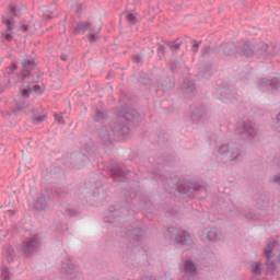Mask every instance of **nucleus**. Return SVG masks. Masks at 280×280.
Listing matches in <instances>:
<instances>
[{
  "label": "nucleus",
  "instance_id": "nucleus-1",
  "mask_svg": "<svg viewBox=\"0 0 280 280\" xmlns=\"http://www.w3.org/2000/svg\"><path fill=\"white\" fill-rule=\"evenodd\" d=\"M139 117V114L132 109H116V117L109 122L110 130L117 137H126L130 135V127L128 124L135 121Z\"/></svg>",
  "mask_w": 280,
  "mask_h": 280
},
{
  "label": "nucleus",
  "instance_id": "nucleus-2",
  "mask_svg": "<svg viewBox=\"0 0 280 280\" xmlns=\"http://www.w3.org/2000/svg\"><path fill=\"white\" fill-rule=\"evenodd\" d=\"M219 153L226 161H237L242 156V151L235 143L222 144L219 148Z\"/></svg>",
  "mask_w": 280,
  "mask_h": 280
},
{
  "label": "nucleus",
  "instance_id": "nucleus-3",
  "mask_svg": "<svg viewBox=\"0 0 280 280\" xmlns=\"http://www.w3.org/2000/svg\"><path fill=\"white\" fill-rule=\"evenodd\" d=\"M40 249V238L38 235H33L22 243V253L26 257H33Z\"/></svg>",
  "mask_w": 280,
  "mask_h": 280
},
{
  "label": "nucleus",
  "instance_id": "nucleus-4",
  "mask_svg": "<svg viewBox=\"0 0 280 280\" xmlns=\"http://www.w3.org/2000/svg\"><path fill=\"white\" fill-rule=\"evenodd\" d=\"M236 133L240 135L243 141H253V139L257 137L258 130L253 121L247 120L242 124L241 128L237 129Z\"/></svg>",
  "mask_w": 280,
  "mask_h": 280
},
{
  "label": "nucleus",
  "instance_id": "nucleus-5",
  "mask_svg": "<svg viewBox=\"0 0 280 280\" xmlns=\"http://www.w3.org/2000/svg\"><path fill=\"white\" fill-rule=\"evenodd\" d=\"M168 233L175 236V242L179 246H191L194 244V238L191 234L185 230H180L174 226L168 228Z\"/></svg>",
  "mask_w": 280,
  "mask_h": 280
},
{
  "label": "nucleus",
  "instance_id": "nucleus-6",
  "mask_svg": "<svg viewBox=\"0 0 280 280\" xmlns=\"http://www.w3.org/2000/svg\"><path fill=\"white\" fill-rule=\"evenodd\" d=\"M36 70V61L34 58H25L22 60V70L18 74L20 80H26V78H32L34 71Z\"/></svg>",
  "mask_w": 280,
  "mask_h": 280
},
{
  "label": "nucleus",
  "instance_id": "nucleus-7",
  "mask_svg": "<svg viewBox=\"0 0 280 280\" xmlns=\"http://www.w3.org/2000/svg\"><path fill=\"white\" fill-rule=\"evenodd\" d=\"M102 30V26H100L97 30L93 28L91 26V22H85L84 24L80 23L75 27L77 34H84V32H90L89 39L91 43H96V40L100 38L98 34Z\"/></svg>",
  "mask_w": 280,
  "mask_h": 280
},
{
  "label": "nucleus",
  "instance_id": "nucleus-8",
  "mask_svg": "<svg viewBox=\"0 0 280 280\" xmlns=\"http://www.w3.org/2000/svg\"><path fill=\"white\" fill-rule=\"evenodd\" d=\"M217 58H229L237 54V46L235 43L223 44L220 48L214 50Z\"/></svg>",
  "mask_w": 280,
  "mask_h": 280
},
{
  "label": "nucleus",
  "instance_id": "nucleus-9",
  "mask_svg": "<svg viewBox=\"0 0 280 280\" xmlns=\"http://www.w3.org/2000/svg\"><path fill=\"white\" fill-rule=\"evenodd\" d=\"M60 272L66 277H73L75 279L78 277V267L71 259H67L62 261Z\"/></svg>",
  "mask_w": 280,
  "mask_h": 280
},
{
  "label": "nucleus",
  "instance_id": "nucleus-10",
  "mask_svg": "<svg viewBox=\"0 0 280 280\" xmlns=\"http://www.w3.org/2000/svg\"><path fill=\"white\" fill-rule=\"evenodd\" d=\"M203 117H207V107L199 105L192 109L190 118L192 119L194 124H198Z\"/></svg>",
  "mask_w": 280,
  "mask_h": 280
},
{
  "label": "nucleus",
  "instance_id": "nucleus-11",
  "mask_svg": "<svg viewBox=\"0 0 280 280\" xmlns=\"http://www.w3.org/2000/svg\"><path fill=\"white\" fill-rule=\"evenodd\" d=\"M98 139H101L103 145H106L107 148L109 145H113V138H110V132L106 127H102L98 132Z\"/></svg>",
  "mask_w": 280,
  "mask_h": 280
},
{
  "label": "nucleus",
  "instance_id": "nucleus-12",
  "mask_svg": "<svg viewBox=\"0 0 280 280\" xmlns=\"http://www.w3.org/2000/svg\"><path fill=\"white\" fill-rule=\"evenodd\" d=\"M110 174L114 180H117L118 178H124L126 174H130V171L124 165L122 166L116 165L110 168Z\"/></svg>",
  "mask_w": 280,
  "mask_h": 280
},
{
  "label": "nucleus",
  "instance_id": "nucleus-13",
  "mask_svg": "<svg viewBox=\"0 0 280 280\" xmlns=\"http://www.w3.org/2000/svg\"><path fill=\"white\" fill-rule=\"evenodd\" d=\"M120 255H122L124 259H132L135 257V244L122 245L120 247Z\"/></svg>",
  "mask_w": 280,
  "mask_h": 280
},
{
  "label": "nucleus",
  "instance_id": "nucleus-14",
  "mask_svg": "<svg viewBox=\"0 0 280 280\" xmlns=\"http://www.w3.org/2000/svg\"><path fill=\"white\" fill-rule=\"evenodd\" d=\"M203 194L207 196V187L198 182H190V196Z\"/></svg>",
  "mask_w": 280,
  "mask_h": 280
},
{
  "label": "nucleus",
  "instance_id": "nucleus-15",
  "mask_svg": "<svg viewBox=\"0 0 280 280\" xmlns=\"http://www.w3.org/2000/svg\"><path fill=\"white\" fill-rule=\"evenodd\" d=\"M182 91L184 95H194L196 92V83L191 80H185L182 85Z\"/></svg>",
  "mask_w": 280,
  "mask_h": 280
},
{
  "label": "nucleus",
  "instance_id": "nucleus-16",
  "mask_svg": "<svg viewBox=\"0 0 280 280\" xmlns=\"http://www.w3.org/2000/svg\"><path fill=\"white\" fill-rule=\"evenodd\" d=\"M203 233L209 242H218L220 240L221 234L218 228L206 229Z\"/></svg>",
  "mask_w": 280,
  "mask_h": 280
},
{
  "label": "nucleus",
  "instance_id": "nucleus-17",
  "mask_svg": "<svg viewBox=\"0 0 280 280\" xmlns=\"http://www.w3.org/2000/svg\"><path fill=\"white\" fill-rule=\"evenodd\" d=\"M49 207L47 198L45 196L38 197L34 202L35 211H45Z\"/></svg>",
  "mask_w": 280,
  "mask_h": 280
},
{
  "label": "nucleus",
  "instance_id": "nucleus-18",
  "mask_svg": "<svg viewBox=\"0 0 280 280\" xmlns=\"http://www.w3.org/2000/svg\"><path fill=\"white\" fill-rule=\"evenodd\" d=\"M177 191H179V194H188V196H191V182L180 180L177 185Z\"/></svg>",
  "mask_w": 280,
  "mask_h": 280
},
{
  "label": "nucleus",
  "instance_id": "nucleus-19",
  "mask_svg": "<svg viewBox=\"0 0 280 280\" xmlns=\"http://www.w3.org/2000/svg\"><path fill=\"white\" fill-rule=\"evenodd\" d=\"M39 78H40V75L37 74V79H33L32 81H28L27 88L24 89V90H22V91L20 92V95H21L22 97H24L25 100H26L27 97H30V95H32V93H34V90H32V84H36V82H38Z\"/></svg>",
  "mask_w": 280,
  "mask_h": 280
},
{
  "label": "nucleus",
  "instance_id": "nucleus-20",
  "mask_svg": "<svg viewBox=\"0 0 280 280\" xmlns=\"http://www.w3.org/2000/svg\"><path fill=\"white\" fill-rule=\"evenodd\" d=\"M127 235H129V237H131L135 242H139L141 237L145 235V232L143 231V229L137 228L132 231H128Z\"/></svg>",
  "mask_w": 280,
  "mask_h": 280
},
{
  "label": "nucleus",
  "instance_id": "nucleus-21",
  "mask_svg": "<svg viewBox=\"0 0 280 280\" xmlns=\"http://www.w3.org/2000/svg\"><path fill=\"white\" fill-rule=\"evenodd\" d=\"M218 95L220 96V100H222L223 102L226 100H231L232 97V93H231V89L229 88H219L217 90Z\"/></svg>",
  "mask_w": 280,
  "mask_h": 280
},
{
  "label": "nucleus",
  "instance_id": "nucleus-22",
  "mask_svg": "<svg viewBox=\"0 0 280 280\" xmlns=\"http://www.w3.org/2000/svg\"><path fill=\"white\" fill-rule=\"evenodd\" d=\"M241 54H243V56H246V58H253V56H255V48H253L250 44L246 43L241 47Z\"/></svg>",
  "mask_w": 280,
  "mask_h": 280
},
{
  "label": "nucleus",
  "instance_id": "nucleus-23",
  "mask_svg": "<svg viewBox=\"0 0 280 280\" xmlns=\"http://www.w3.org/2000/svg\"><path fill=\"white\" fill-rule=\"evenodd\" d=\"M160 86L161 89H164V91H170L174 89V83H172V79H170V77H162L160 79Z\"/></svg>",
  "mask_w": 280,
  "mask_h": 280
},
{
  "label": "nucleus",
  "instance_id": "nucleus-24",
  "mask_svg": "<svg viewBox=\"0 0 280 280\" xmlns=\"http://www.w3.org/2000/svg\"><path fill=\"white\" fill-rule=\"evenodd\" d=\"M261 85L262 86H271V89H279L280 86V80L279 78H273L270 81L262 79L261 80Z\"/></svg>",
  "mask_w": 280,
  "mask_h": 280
},
{
  "label": "nucleus",
  "instance_id": "nucleus-25",
  "mask_svg": "<svg viewBox=\"0 0 280 280\" xmlns=\"http://www.w3.org/2000/svg\"><path fill=\"white\" fill-rule=\"evenodd\" d=\"M212 73H211V66H207L206 68H202L199 71L198 78L199 80H209V78H211Z\"/></svg>",
  "mask_w": 280,
  "mask_h": 280
},
{
  "label": "nucleus",
  "instance_id": "nucleus-26",
  "mask_svg": "<svg viewBox=\"0 0 280 280\" xmlns=\"http://www.w3.org/2000/svg\"><path fill=\"white\" fill-rule=\"evenodd\" d=\"M47 119V115L33 112L32 121L33 124H43Z\"/></svg>",
  "mask_w": 280,
  "mask_h": 280
},
{
  "label": "nucleus",
  "instance_id": "nucleus-27",
  "mask_svg": "<svg viewBox=\"0 0 280 280\" xmlns=\"http://www.w3.org/2000/svg\"><path fill=\"white\" fill-rule=\"evenodd\" d=\"M107 117H108V114H106V112L96 109L95 115H94V121L102 124L105 119H107Z\"/></svg>",
  "mask_w": 280,
  "mask_h": 280
},
{
  "label": "nucleus",
  "instance_id": "nucleus-28",
  "mask_svg": "<svg viewBox=\"0 0 280 280\" xmlns=\"http://www.w3.org/2000/svg\"><path fill=\"white\" fill-rule=\"evenodd\" d=\"M4 258L8 261V264H12V261H14V248L7 247L4 250Z\"/></svg>",
  "mask_w": 280,
  "mask_h": 280
},
{
  "label": "nucleus",
  "instance_id": "nucleus-29",
  "mask_svg": "<svg viewBox=\"0 0 280 280\" xmlns=\"http://www.w3.org/2000/svg\"><path fill=\"white\" fill-rule=\"evenodd\" d=\"M2 23L5 25L7 32H12L14 30V18L7 20L4 15H2Z\"/></svg>",
  "mask_w": 280,
  "mask_h": 280
},
{
  "label": "nucleus",
  "instance_id": "nucleus-30",
  "mask_svg": "<svg viewBox=\"0 0 280 280\" xmlns=\"http://www.w3.org/2000/svg\"><path fill=\"white\" fill-rule=\"evenodd\" d=\"M267 248L268 249L265 250V254H266V257H267L266 264L268 265V264H270V259H272V250L275 249V244L273 243H268Z\"/></svg>",
  "mask_w": 280,
  "mask_h": 280
},
{
  "label": "nucleus",
  "instance_id": "nucleus-31",
  "mask_svg": "<svg viewBox=\"0 0 280 280\" xmlns=\"http://www.w3.org/2000/svg\"><path fill=\"white\" fill-rule=\"evenodd\" d=\"M254 51L256 54H266L268 51V46L264 43L257 44L254 46Z\"/></svg>",
  "mask_w": 280,
  "mask_h": 280
},
{
  "label": "nucleus",
  "instance_id": "nucleus-32",
  "mask_svg": "<svg viewBox=\"0 0 280 280\" xmlns=\"http://www.w3.org/2000/svg\"><path fill=\"white\" fill-rule=\"evenodd\" d=\"M109 220L112 219V223L115 224V222H119V219L121 218V211L120 210H114L109 214Z\"/></svg>",
  "mask_w": 280,
  "mask_h": 280
},
{
  "label": "nucleus",
  "instance_id": "nucleus-33",
  "mask_svg": "<svg viewBox=\"0 0 280 280\" xmlns=\"http://www.w3.org/2000/svg\"><path fill=\"white\" fill-rule=\"evenodd\" d=\"M185 270H186V272L194 275V272H196V265L190 260H186Z\"/></svg>",
  "mask_w": 280,
  "mask_h": 280
},
{
  "label": "nucleus",
  "instance_id": "nucleus-34",
  "mask_svg": "<svg viewBox=\"0 0 280 280\" xmlns=\"http://www.w3.org/2000/svg\"><path fill=\"white\" fill-rule=\"evenodd\" d=\"M179 39H176L173 43H167L170 49H172V51H178L180 49V43L178 42Z\"/></svg>",
  "mask_w": 280,
  "mask_h": 280
},
{
  "label": "nucleus",
  "instance_id": "nucleus-35",
  "mask_svg": "<svg viewBox=\"0 0 280 280\" xmlns=\"http://www.w3.org/2000/svg\"><path fill=\"white\" fill-rule=\"evenodd\" d=\"M252 272L256 277H259L261 275V264L252 265Z\"/></svg>",
  "mask_w": 280,
  "mask_h": 280
},
{
  "label": "nucleus",
  "instance_id": "nucleus-36",
  "mask_svg": "<svg viewBox=\"0 0 280 280\" xmlns=\"http://www.w3.org/2000/svg\"><path fill=\"white\" fill-rule=\"evenodd\" d=\"M1 279L2 280H10V269L8 267L1 268Z\"/></svg>",
  "mask_w": 280,
  "mask_h": 280
},
{
  "label": "nucleus",
  "instance_id": "nucleus-37",
  "mask_svg": "<svg viewBox=\"0 0 280 280\" xmlns=\"http://www.w3.org/2000/svg\"><path fill=\"white\" fill-rule=\"evenodd\" d=\"M275 132H280V113L277 114V117L273 122Z\"/></svg>",
  "mask_w": 280,
  "mask_h": 280
},
{
  "label": "nucleus",
  "instance_id": "nucleus-38",
  "mask_svg": "<svg viewBox=\"0 0 280 280\" xmlns=\"http://www.w3.org/2000/svg\"><path fill=\"white\" fill-rule=\"evenodd\" d=\"M132 62H135V65H141V61L143 60V55H133L131 57Z\"/></svg>",
  "mask_w": 280,
  "mask_h": 280
},
{
  "label": "nucleus",
  "instance_id": "nucleus-39",
  "mask_svg": "<svg viewBox=\"0 0 280 280\" xmlns=\"http://www.w3.org/2000/svg\"><path fill=\"white\" fill-rule=\"evenodd\" d=\"M127 21L128 23H130L131 25H137V16H135V14L129 13L127 15Z\"/></svg>",
  "mask_w": 280,
  "mask_h": 280
},
{
  "label": "nucleus",
  "instance_id": "nucleus-40",
  "mask_svg": "<svg viewBox=\"0 0 280 280\" xmlns=\"http://www.w3.org/2000/svg\"><path fill=\"white\" fill-rule=\"evenodd\" d=\"M191 44H192V48H191L192 54H198V49H200V43L192 39Z\"/></svg>",
  "mask_w": 280,
  "mask_h": 280
},
{
  "label": "nucleus",
  "instance_id": "nucleus-41",
  "mask_svg": "<svg viewBox=\"0 0 280 280\" xmlns=\"http://www.w3.org/2000/svg\"><path fill=\"white\" fill-rule=\"evenodd\" d=\"M67 191L65 190V189H62V188H58L57 190H56V196L58 197V198H67Z\"/></svg>",
  "mask_w": 280,
  "mask_h": 280
},
{
  "label": "nucleus",
  "instance_id": "nucleus-42",
  "mask_svg": "<svg viewBox=\"0 0 280 280\" xmlns=\"http://www.w3.org/2000/svg\"><path fill=\"white\" fill-rule=\"evenodd\" d=\"M65 215H69V218H75V215H78V211L71 208H68L66 209Z\"/></svg>",
  "mask_w": 280,
  "mask_h": 280
},
{
  "label": "nucleus",
  "instance_id": "nucleus-43",
  "mask_svg": "<svg viewBox=\"0 0 280 280\" xmlns=\"http://www.w3.org/2000/svg\"><path fill=\"white\" fill-rule=\"evenodd\" d=\"M211 54V46H203L202 48V58H207V56H209Z\"/></svg>",
  "mask_w": 280,
  "mask_h": 280
},
{
  "label": "nucleus",
  "instance_id": "nucleus-44",
  "mask_svg": "<svg viewBox=\"0 0 280 280\" xmlns=\"http://www.w3.org/2000/svg\"><path fill=\"white\" fill-rule=\"evenodd\" d=\"M32 91H34V93H37L38 95H43V93H45V89H43L40 85H34L32 88Z\"/></svg>",
  "mask_w": 280,
  "mask_h": 280
},
{
  "label": "nucleus",
  "instance_id": "nucleus-45",
  "mask_svg": "<svg viewBox=\"0 0 280 280\" xmlns=\"http://www.w3.org/2000/svg\"><path fill=\"white\" fill-rule=\"evenodd\" d=\"M2 36H4L5 40H12L14 38V35L12 33H8V31L2 32Z\"/></svg>",
  "mask_w": 280,
  "mask_h": 280
},
{
  "label": "nucleus",
  "instance_id": "nucleus-46",
  "mask_svg": "<svg viewBox=\"0 0 280 280\" xmlns=\"http://www.w3.org/2000/svg\"><path fill=\"white\" fill-rule=\"evenodd\" d=\"M55 121H57V124H65V118L58 114H55Z\"/></svg>",
  "mask_w": 280,
  "mask_h": 280
},
{
  "label": "nucleus",
  "instance_id": "nucleus-47",
  "mask_svg": "<svg viewBox=\"0 0 280 280\" xmlns=\"http://www.w3.org/2000/svg\"><path fill=\"white\" fill-rule=\"evenodd\" d=\"M10 73H14V71H16V69H19V67L16 66V63H11L10 67L8 68Z\"/></svg>",
  "mask_w": 280,
  "mask_h": 280
},
{
  "label": "nucleus",
  "instance_id": "nucleus-48",
  "mask_svg": "<svg viewBox=\"0 0 280 280\" xmlns=\"http://www.w3.org/2000/svg\"><path fill=\"white\" fill-rule=\"evenodd\" d=\"M16 16V8L15 7H10V18Z\"/></svg>",
  "mask_w": 280,
  "mask_h": 280
},
{
  "label": "nucleus",
  "instance_id": "nucleus-49",
  "mask_svg": "<svg viewBox=\"0 0 280 280\" xmlns=\"http://www.w3.org/2000/svg\"><path fill=\"white\" fill-rule=\"evenodd\" d=\"M158 51L162 54V56H165V47L163 45H159Z\"/></svg>",
  "mask_w": 280,
  "mask_h": 280
},
{
  "label": "nucleus",
  "instance_id": "nucleus-50",
  "mask_svg": "<svg viewBox=\"0 0 280 280\" xmlns=\"http://www.w3.org/2000/svg\"><path fill=\"white\" fill-rule=\"evenodd\" d=\"M16 211L14 210H7L5 211V215H9V218H13V215H15Z\"/></svg>",
  "mask_w": 280,
  "mask_h": 280
},
{
  "label": "nucleus",
  "instance_id": "nucleus-51",
  "mask_svg": "<svg viewBox=\"0 0 280 280\" xmlns=\"http://www.w3.org/2000/svg\"><path fill=\"white\" fill-rule=\"evenodd\" d=\"M273 183H277V185H280V175H276L271 178Z\"/></svg>",
  "mask_w": 280,
  "mask_h": 280
},
{
  "label": "nucleus",
  "instance_id": "nucleus-52",
  "mask_svg": "<svg viewBox=\"0 0 280 280\" xmlns=\"http://www.w3.org/2000/svg\"><path fill=\"white\" fill-rule=\"evenodd\" d=\"M60 59L63 61V62H67V60L69 59V56H67L66 54H62L60 56Z\"/></svg>",
  "mask_w": 280,
  "mask_h": 280
},
{
  "label": "nucleus",
  "instance_id": "nucleus-53",
  "mask_svg": "<svg viewBox=\"0 0 280 280\" xmlns=\"http://www.w3.org/2000/svg\"><path fill=\"white\" fill-rule=\"evenodd\" d=\"M150 82V79H140V84H148Z\"/></svg>",
  "mask_w": 280,
  "mask_h": 280
},
{
  "label": "nucleus",
  "instance_id": "nucleus-54",
  "mask_svg": "<svg viewBox=\"0 0 280 280\" xmlns=\"http://www.w3.org/2000/svg\"><path fill=\"white\" fill-rule=\"evenodd\" d=\"M44 19L46 21H51V14H44Z\"/></svg>",
  "mask_w": 280,
  "mask_h": 280
},
{
  "label": "nucleus",
  "instance_id": "nucleus-55",
  "mask_svg": "<svg viewBox=\"0 0 280 280\" xmlns=\"http://www.w3.org/2000/svg\"><path fill=\"white\" fill-rule=\"evenodd\" d=\"M27 30H28V28H27V25H22V26H21V31H22V32H27Z\"/></svg>",
  "mask_w": 280,
  "mask_h": 280
},
{
  "label": "nucleus",
  "instance_id": "nucleus-56",
  "mask_svg": "<svg viewBox=\"0 0 280 280\" xmlns=\"http://www.w3.org/2000/svg\"><path fill=\"white\" fill-rule=\"evenodd\" d=\"M172 71H176V67H172Z\"/></svg>",
  "mask_w": 280,
  "mask_h": 280
}]
</instances>
